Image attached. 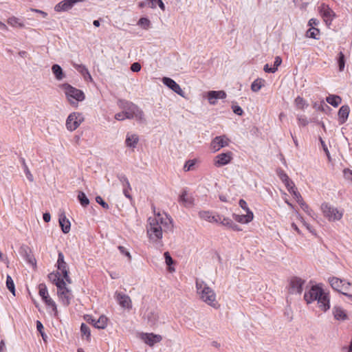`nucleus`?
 I'll use <instances>...</instances> for the list:
<instances>
[{
    "instance_id": "obj_35",
    "label": "nucleus",
    "mask_w": 352,
    "mask_h": 352,
    "mask_svg": "<svg viewBox=\"0 0 352 352\" xmlns=\"http://www.w3.org/2000/svg\"><path fill=\"white\" fill-rule=\"evenodd\" d=\"M320 34V30L318 28H316L314 27L310 28L306 32V36L308 38H311L314 39H318V38L316 36L318 34Z\"/></svg>"
},
{
    "instance_id": "obj_20",
    "label": "nucleus",
    "mask_w": 352,
    "mask_h": 352,
    "mask_svg": "<svg viewBox=\"0 0 352 352\" xmlns=\"http://www.w3.org/2000/svg\"><path fill=\"white\" fill-rule=\"evenodd\" d=\"M59 300L64 306H68L71 303L73 295L69 289L57 292Z\"/></svg>"
},
{
    "instance_id": "obj_10",
    "label": "nucleus",
    "mask_w": 352,
    "mask_h": 352,
    "mask_svg": "<svg viewBox=\"0 0 352 352\" xmlns=\"http://www.w3.org/2000/svg\"><path fill=\"white\" fill-rule=\"evenodd\" d=\"M162 82L167 86L169 89L173 90L174 92L177 94L182 97L184 96V91L182 89L179 85L177 84L174 80L168 77H164L162 78Z\"/></svg>"
},
{
    "instance_id": "obj_19",
    "label": "nucleus",
    "mask_w": 352,
    "mask_h": 352,
    "mask_svg": "<svg viewBox=\"0 0 352 352\" xmlns=\"http://www.w3.org/2000/svg\"><path fill=\"white\" fill-rule=\"evenodd\" d=\"M226 98V93L224 91H210L208 92V99L210 104H215L217 99Z\"/></svg>"
},
{
    "instance_id": "obj_7",
    "label": "nucleus",
    "mask_w": 352,
    "mask_h": 352,
    "mask_svg": "<svg viewBox=\"0 0 352 352\" xmlns=\"http://www.w3.org/2000/svg\"><path fill=\"white\" fill-rule=\"evenodd\" d=\"M328 281L334 290L341 294L343 292H342V289H349V287L351 286L350 283L346 282L344 280H342L337 277H329Z\"/></svg>"
},
{
    "instance_id": "obj_44",
    "label": "nucleus",
    "mask_w": 352,
    "mask_h": 352,
    "mask_svg": "<svg viewBox=\"0 0 352 352\" xmlns=\"http://www.w3.org/2000/svg\"><path fill=\"white\" fill-rule=\"evenodd\" d=\"M8 23L12 27L23 28L24 25L19 22V19L12 16L8 19Z\"/></svg>"
},
{
    "instance_id": "obj_6",
    "label": "nucleus",
    "mask_w": 352,
    "mask_h": 352,
    "mask_svg": "<svg viewBox=\"0 0 352 352\" xmlns=\"http://www.w3.org/2000/svg\"><path fill=\"white\" fill-rule=\"evenodd\" d=\"M83 118L80 113L76 112L71 113L67 117L66 120L67 129L70 131L76 130L79 126Z\"/></svg>"
},
{
    "instance_id": "obj_9",
    "label": "nucleus",
    "mask_w": 352,
    "mask_h": 352,
    "mask_svg": "<svg viewBox=\"0 0 352 352\" xmlns=\"http://www.w3.org/2000/svg\"><path fill=\"white\" fill-rule=\"evenodd\" d=\"M318 12L324 21L327 23L328 21H332L335 16L334 12L329 8V6L324 3L318 7Z\"/></svg>"
},
{
    "instance_id": "obj_56",
    "label": "nucleus",
    "mask_w": 352,
    "mask_h": 352,
    "mask_svg": "<svg viewBox=\"0 0 352 352\" xmlns=\"http://www.w3.org/2000/svg\"><path fill=\"white\" fill-rule=\"evenodd\" d=\"M232 109L233 112L238 116H242L243 113V109L238 105H232Z\"/></svg>"
},
{
    "instance_id": "obj_29",
    "label": "nucleus",
    "mask_w": 352,
    "mask_h": 352,
    "mask_svg": "<svg viewBox=\"0 0 352 352\" xmlns=\"http://www.w3.org/2000/svg\"><path fill=\"white\" fill-rule=\"evenodd\" d=\"M326 101L333 107H337L342 102V98L338 95H329L326 98Z\"/></svg>"
},
{
    "instance_id": "obj_39",
    "label": "nucleus",
    "mask_w": 352,
    "mask_h": 352,
    "mask_svg": "<svg viewBox=\"0 0 352 352\" xmlns=\"http://www.w3.org/2000/svg\"><path fill=\"white\" fill-rule=\"evenodd\" d=\"M6 286L9 291L15 296V287L14 281L10 275L6 277Z\"/></svg>"
},
{
    "instance_id": "obj_42",
    "label": "nucleus",
    "mask_w": 352,
    "mask_h": 352,
    "mask_svg": "<svg viewBox=\"0 0 352 352\" xmlns=\"http://www.w3.org/2000/svg\"><path fill=\"white\" fill-rule=\"evenodd\" d=\"M80 332L82 336H85L87 337V340H90L91 331L89 327L85 324V323H82L80 326Z\"/></svg>"
},
{
    "instance_id": "obj_60",
    "label": "nucleus",
    "mask_w": 352,
    "mask_h": 352,
    "mask_svg": "<svg viewBox=\"0 0 352 352\" xmlns=\"http://www.w3.org/2000/svg\"><path fill=\"white\" fill-rule=\"evenodd\" d=\"M344 177L349 180L352 181V170L350 169L344 170Z\"/></svg>"
},
{
    "instance_id": "obj_36",
    "label": "nucleus",
    "mask_w": 352,
    "mask_h": 352,
    "mask_svg": "<svg viewBox=\"0 0 352 352\" xmlns=\"http://www.w3.org/2000/svg\"><path fill=\"white\" fill-rule=\"evenodd\" d=\"M38 289H39V295L43 300L44 298H47V296H49L48 290L47 288V286L45 283H41L38 285Z\"/></svg>"
},
{
    "instance_id": "obj_13",
    "label": "nucleus",
    "mask_w": 352,
    "mask_h": 352,
    "mask_svg": "<svg viewBox=\"0 0 352 352\" xmlns=\"http://www.w3.org/2000/svg\"><path fill=\"white\" fill-rule=\"evenodd\" d=\"M141 339L150 346H153L155 344L162 341V337L160 335L154 334L153 333H142Z\"/></svg>"
},
{
    "instance_id": "obj_30",
    "label": "nucleus",
    "mask_w": 352,
    "mask_h": 352,
    "mask_svg": "<svg viewBox=\"0 0 352 352\" xmlns=\"http://www.w3.org/2000/svg\"><path fill=\"white\" fill-rule=\"evenodd\" d=\"M107 321L108 318L105 316H100L99 318L96 320L95 323V328L98 329H105L107 325Z\"/></svg>"
},
{
    "instance_id": "obj_24",
    "label": "nucleus",
    "mask_w": 352,
    "mask_h": 352,
    "mask_svg": "<svg viewBox=\"0 0 352 352\" xmlns=\"http://www.w3.org/2000/svg\"><path fill=\"white\" fill-rule=\"evenodd\" d=\"M254 217L253 212L252 211H248L246 214H233V218L234 219L241 223H248L250 222Z\"/></svg>"
},
{
    "instance_id": "obj_48",
    "label": "nucleus",
    "mask_w": 352,
    "mask_h": 352,
    "mask_svg": "<svg viewBox=\"0 0 352 352\" xmlns=\"http://www.w3.org/2000/svg\"><path fill=\"white\" fill-rule=\"evenodd\" d=\"M233 221L228 217L220 216V220L219 221L223 226H225L230 228V226L232 225Z\"/></svg>"
},
{
    "instance_id": "obj_51",
    "label": "nucleus",
    "mask_w": 352,
    "mask_h": 352,
    "mask_svg": "<svg viewBox=\"0 0 352 352\" xmlns=\"http://www.w3.org/2000/svg\"><path fill=\"white\" fill-rule=\"evenodd\" d=\"M284 184L290 193L296 189L294 183L290 179H288V182H285Z\"/></svg>"
},
{
    "instance_id": "obj_1",
    "label": "nucleus",
    "mask_w": 352,
    "mask_h": 352,
    "mask_svg": "<svg viewBox=\"0 0 352 352\" xmlns=\"http://www.w3.org/2000/svg\"><path fill=\"white\" fill-rule=\"evenodd\" d=\"M304 298L307 304L317 300L318 307L324 312L327 311L330 308L329 294L325 293L318 285L312 286L307 292H305Z\"/></svg>"
},
{
    "instance_id": "obj_26",
    "label": "nucleus",
    "mask_w": 352,
    "mask_h": 352,
    "mask_svg": "<svg viewBox=\"0 0 352 352\" xmlns=\"http://www.w3.org/2000/svg\"><path fill=\"white\" fill-rule=\"evenodd\" d=\"M59 224L63 233L67 234L70 231L71 223L64 213L60 214Z\"/></svg>"
},
{
    "instance_id": "obj_59",
    "label": "nucleus",
    "mask_w": 352,
    "mask_h": 352,
    "mask_svg": "<svg viewBox=\"0 0 352 352\" xmlns=\"http://www.w3.org/2000/svg\"><path fill=\"white\" fill-rule=\"evenodd\" d=\"M131 69L133 72H138L141 69V65L139 63H133L131 66Z\"/></svg>"
},
{
    "instance_id": "obj_40",
    "label": "nucleus",
    "mask_w": 352,
    "mask_h": 352,
    "mask_svg": "<svg viewBox=\"0 0 352 352\" xmlns=\"http://www.w3.org/2000/svg\"><path fill=\"white\" fill-rule=\"evenodd\" d=\"M294 102L296 107L299 109H304L305 107L308 106L306 101L300 96H298L295 99Z\"/></svg>"
},
{
    "instance_id": "obj_27",
    "label": "nucleus",
    "mask_w": 352,
    "mask_h": 352,
    "mask_svg": "<svg viewBox=\"0 0 352 352\" xmlns=\"http://www.w3.org/2000/svg\"><path fill=\"white\" fill-rule=\"evenodd\" d=\"M52 72L57 80H61L66 76L62 67L58 64L52 65Z\"/></svg>"
},
{
    "instance_id": "obj_53",
    "label": "nucleus",
    "mask_w": 352,
    "mask_h": 352,
    "mask_svg": "<svg viewBox=\"0 0 352 352\" xmlns=\"http://www.w3.org/2000/svg\"><path fill=\"white\" fill-rule=\"evenodd\" d=\"M96 202L100 204L103 208L108 210L109 208V206L107 203H106L100 196H97L96 197Z\"/></svg>"
},
{
    "instance_id": "obj_47",
    "label": "nucleus",
    "mask_w": 352,
    "mask_h": 352,
    "mask_svg": "<svg viewBox=\"0 0 352 352\" xmlns=\"http://www.w3.org/2000/svg\"><path fill=\"white\" fill-rule=\"evenodd\" d=\"M276 173L279 177L280 179L284 183L285 182H288V179H289L286 173L281 168H278L276 170Z\"/></svg>"
},
{
    "instance_id": "obj_33",
    "label": "nucleus",
    "mask_w": 352,
    "mask_h": 352,
    "mask_svg": "<svg viewBox=\"0 0 352 352\" xmlns=\"http://www.w3.org/2000/svg\"><path fill=\"white\" fill-rule=\"evenodd\" d=\"M265 80L262 78L256 79L251 85V89L254 92L258 91L264 86Z\"/></svg>"
},
{
    "instance_id": "obj_4",
    "label": "nucleus",
    "mask_w": 352,
    "mask_h": 352,
    "mask_svg": "<svg viewBox=\"0 0 352 352\" xmlns=\"http://www.w3.org/2000/svg\"><path fill=\"white\" fill-rule=\"evenodd\" d=\"M60 87L64 90L66 97L71 104H77V102L72 100L73 99L76 102H81L85 99V94L81 90L72 87L68 83L62 84L60 85Z\"/></svg>"
},
{
    "instance_id": "obj_3",
    "label": "nucleus",
    "mask_w": 352,
    "mask_h": 352,
    "mask_svg": "<svg viewBox=\"0 0 352 352\" xmlns=\"http://www.w3.org/2000/svg\"><path fill=\"white\" fill-rule=\"evenodd\" d=\"M195 285L197 292L202 301L214 309L220 307L216 300L215 292L204 280L197 278Z\"/></svg>"
},
{
    "instance_id": "obj_57",
    "label": "nucleus",
    "mask_w": 352,
    "mask_h": 352,
    "mask_svg": "<svg viewBox=\"0 0 352 352\" xmlns=\"http://www.w3.org/2000/svg\"><path fill=\"white\" fill-rule=\"evenodd\" d=\"M118 250H120V253L126 256L129 258V261H131V256L129 253V252H128L124 247L123 246H121V245H119L118 246Z\"/></svg>"
},
{
    "instance_id": "obj_25",
    "label": "nucleus",
    "mask_w": 352,
    "mask_h": 352,
    "mask_svg": "<svg viewBox=\"0 0 352 352\" xmlns=\"http://www.w3.org/2000/svg\"><path fill=\"white\" fill-rule=\"evenodd\" d=\"M179 201L185 207H190L193 205L194 199L188 195L186 190H184L179 197Z\"/></svg>"
},
{
    "instance_id": "obj_32",
    "label": "nucleus",
    "mask_w": 352,
    "mask_h": 352,
    "mask_svg": "<svg viewBox=\"0 0 352 352\" xmlns=\"http://www.w3.org/2000/svg\"><path fill=\"white\" fill-rule=\"evenodd\" d=\"M20 162H21V164H22V166H23V170L25 172L27 179L30 182H32L34 181V177L32 175L29 168L28 167L25 159L23 157H21Z\"/></svg>"
},
{
    "instance_id": "obj_2",
    "label": "nucleus",
    "mask_w": 352,
    "mask_h": 352,
    "mask_svg": "<svg viewBox=\"0 0 352 352\" xmlns=\"http://www.w3.org/2000/svg\"><path fill=\"white\" fill-rule=\"evenodd\" d=\"M149 226L147 228V234L151 240L157 241L162 238V227L164 231L173 229V223L171 219H168V221H163L162 218L158 214L157 217L148 218Z\"/></svg>"
},
{
    "instance_id": "obj_23",
    "label": "nucleus",
    "mask_w": 352,
    "mask_h": 352,
    "mask_svg": "<svg viewBox=\"0 0 352 352\" xmlns=\"http://www.w3.org/2000/svg\"><path fill=\"white\" fill-rule=\"evenodd\" d=\"M199 217L209 222L219 223L220 220V215H212V212L209 211H200L199 212Z\"/></svg>"
},
{
    "instance_id": "obj_50",
    "label": "nucleus",
    "mask_w": 352,
    "mask_h": 352,
    "mask_svg": "<svg viewBox=\"0 0 352 352\" xmlns=\"http://www.w3.org/2000/svg\"><path fill=\"white\" fill-rule=\"evenodd\" d=\"M314 108L316 110L323 111H324V108H329V106L324 102V100H322L320 103L315 102L314 104Z\"/></svg>"
},
{
    "instance_id": "obj_18",
    "label": "nucleus",
    "mask_w": 352,
    "mask_h": 352,
    "mask_svg": "<svg viewBox=\"0 0 352 352\" xmlns=\"http://www.w3.org/2000/svg\"><path fill=\"white\" fill-rule=\"evenodd\" d=\"M56 267L61 275L67 276V273H69V267L65 261L64 255L62 252H58Z\"/></svg>"
},
{
    "instance_id": "obj_11",
    "label": "nucleus",
    "mask_w": 352,
    "mask_h": 352,
    "mask_svg": "<svg viewBox=\"0 0 352 352\" xmlns=\"http://www.w3.org/2000/svg\"><path fill=\"white\" fill-rule=\"evenodd\" d=\"M19 254L28 263L36 265V259L32 253V250L28 245H21L19 249Z\"/></svg>"
},
{
    "instance_id": "obj_14",
    "label": "nucleus",
    "mask_w": 352,
    "mask_h": 352,
    "mask_svg": "<svg viewBox=\"0 0 352 352\" xmlns=\"http://www.w3.org/2000/svg\"><path fill=\"white\" fill-rule=\"evenodd\" d=\"M83 1L84 0H63L55 6L54 10L56 12H66L69 10L76 3Z\"/></svg>"
},
{
    "instance_id": "obj_12",
    "label": "nucleus",
    "mask_w": 352,
    "mask_h": 352,
    "mask_svg": "<svg viewBox=\"0 0 352 352\" xmlns=\"http://www.w3.org/2000/svg\"><path fill=\"white\" fill-rule=\"evenodd\" d=\"M232 159V153L228 151L227 153H223L217 155L215 157L214 165L217 167H221L226 165L230 162Z\"/></svg>"
},
{
    "instance_id": "obj_16",
    "label": "nucleus",
    "mask_w": 352,
    "mask_h": 352,
    "mask_svg": "<svg viewBox=\"0 0 352 352\" xmlns=\"http://www.w3.org/2000/svg\"><path fill=\"white\" fill-rule=\"evenodd\" d=\"M228 139L224 135L215 137L210 144V148L214 152L218 151L220 148L228 146Z\"/></svg>"
},
{
    "instance_id": "obj_21",
    "label": "nucleus",
    "mask_w": 352,
    "mask_h": 352,
    "mask_svg": "<svg viewBox=\"0 0 352 352\" xmlns=\"http://www.w3.org/2000/svg\"><path fill=\"white\" fill-rule=\"evenodd\" d=\"M350 108L348 105H342L338 113V121L340 124H344L349 117Z\"/></svg>"
},
{
    "instance_id": "obj_43",
    "label": "nucleus",
    "mask_w": 352,
    "mask_h": 352,
    "mask_svg": "<svg viewBox=\"0 0 352 352\" xmlns=\"http://www.w3.org/2000/svg\"><path fill=\"white\" fill-rule=\"evenodd\" d=\"M164 256L165 258L166 263L168 266V270L170 272L175 271V269L171 267V265L173 264L174 261H173V259L172 258V257L170 256L169 252H164Z\"/></svg>"
},
{
    "instance_id": "obj_38",
    "label": "nucleus",
    "mask_w": 352,
    "mask_h": 352,
    "mask_svg": "<svg viewBox=\"0 0 352 352\" xmlns=\"http://www.w3.org/2000/svg\"><path fill=\"white\" fill-rule=\"evenodd\" d=\"M43 300L45 302L47 306L52 309V311L54 312V315H56L58 313L56 305L55 302L50 297V296H47V298H44Z\"/></svg>"
},
{
    "instance_id": "obj_52",
    "label": "nucleus",
    "mask_w": 352,
    "mask_h": 352,
    "mask_svg": "<svg viewBox=\"0 0 352 352\" xmlns=\"http://www.w3.org/2000/svg\"><path fill=\"white\" fill-rule=\"evenodd\" d=\"M138 24L142 25L144 29H147L150 25V21L147 18L142 17L140 19Z\"/></svg>"
},
{
    "instance_id": "obj_64",
    "label": "nucleus",
    "mask_w": 352,
    "mask_h": 352,
    "mask_svg": "<svg viewBox=\"0 0 352 352\" xmlns=\"http://www.w3.org/2000/svg\"><path fill=\"white\" fill-rule=\"evenodd\" d=\"M291 194L294 196V198L296 199V201L301 200L302 196L297 190V189L294 190Z\"/></svg>"
},
{
    "instance_id": "obj_49",
    "label": "nucleus",
    "mask_w": 352,
    "mask_h": 352,
    "mask_svg": "<svg viewBox=\"0 0 352 352\" xmlns=\"http://www.w3.org/2000/svg\"><path fill=\"white\" fill-rule=\"evenodd\" d=\"M36 329L38 331L41 333V336L44 341L46 340L47 335L43 332V325L41 321H36Z\"/></svg>"
},
{
    "instance_id": "obj_15",
    "label": "nucleus",
    "mask_w": 352,
    "mask_h": 352,
    "mask_svg": "<svg viewBox=\"0 0 352 352\" xmlns=\"http://www.w3.org/2000/svg\"><path fill=\"white\" fill-rule=\"evenodd\" d=\"M115 296L116 300L122 307L128 309H131L132 308L131 300L128 295L116 292Z\"/></svg>"
},
{
    "instance_id": "obj_17",
    "label": "nucleus",
    "mask_w": 352,
    "mask_h": 352,
    "mask_svg": "<svg viewBox=\"0 0 352 352\" xmlns=\"http://www.w3.org/2000/svg\"><path fill=\"white\" fill-rule=\"evenodd\" d=\"M305 281L300 278L293 277L290 280V293L301 294Z\"/></svg>"
},
{
    "instance_id": "obj_31",
    "label": "nucleus",
    "mask_w": 352,
    "mask_h": 352,
    "mask_svg": "<svg viewBox=\"0 0 352 352\" xmlns=\"http://www.w3.org/2000/svg\"><path fill=\"white\" fill-rule=\"evenodd\" d=\"M74 67L83 76L84 78L87 80V76H89V80H92V77L89 74L87 68L83 65L74 64Z\"/></svg>"
},
{
    "instance_id": "obj_54",
    "label": "nucleus",
    "mask_w": 352,
    "mask_h": 352,
    "mask_svg": "<svg viewBox=\"0 0 352 352\" xmlns=\"http://www.w3.org/2000/svg\"><path fill=\"white\" fill-rule=\"evenodd\" d=\"M195 163L194 160H188L186 162L184 166V171H189L195 166Z\"/></svg>"
},
{
    "instance_id": "obj_22",
    "label": "nucleus",
    "mask_w": 352,
    "mask_h": 352,
    "mask_svg": "<svg viewBox=\"0 0 352 352\" xmlns=\"http://www.w3.org/2000/svg\"><path fill=\"white\" fill-rule=\"evenodd\" d=\"M333 315L336 320L344 321L348 320V316L345 311L339 306H335L333 308Z\"/></svg>"
},
{
    "instance_id": "obj_63",
    "label": "nucleus",
    "mask_w": 352,
    "mask_h": 352,
    "mask_svg": "<svg viewBox=\"0 0 352 352\" xmlns=\"http://www.w3.org/2000/svg\"><path fill=\"white\" fill-rule=\"evenodd\" d=\"M263 70L267 73H274L276 68L270 67L268 64L264 65Z\"/></svg>"
},
{
    "instance_id": "obj_61",
    "label": "nucleus",
    "mask_w": 352,
    "mask_h": 352,
    "mask_svg": "<svg viewBox=\"0 0 352 352\" xmlns=\"http://www.w3.org/2000/svg\"><path fill=\"white\" fill-rule=\"evenodd\" d=\"M282 59L280 56H276L274 60L273 68H276V71L278 69V66L280 65Z\"/></svg>"
},
{
    "instance_id": "obj_5",
    "label": "nucleus",
    "mask_w": 352,
    "mask_h": 352,
    "mask_svg": "<svg viewBox=\"0 0 352 352\" xmlns=\"http://www.w3.org/2000/svg\"><path fill=\"white\" fill-rule=\"evenodd\" d=\"M321 210L323 215L329 221H340L342 218L344 214L342 210H338L337 208L332 206L328 203L322 204Z\"/></svg>"
},
{
    "instance_id": "obj_45",
    "label": "nucleus",
    "mask_w": 352,
    "mask_h": 352,
    "mask_svg": "<svg viewBox=\"0 0 352 352\" xmlns=\"http://www.w3.org/2000/svg\"><path fill=\"white\" fill-rule=\"evenodd\" d=\"M60 273L57 271L56 272H52L48 274V278L54 284H56L59 280H60Z\"/></svg>"
},
{
    "instance_id": "obj_58",
    "label": "nucleus",
    "mask_w": 352,
    "mask_h": 352,
    "mask_svg": "<svg viewBox=\"0 0 352 352\" xmlns=\"http://www.w3.org/2000/svg\"><path fill=\"white\" fill-rule=\"evenodd\" d=\"M85 320L89 323V324H92L94 327H95V323L96 322V319H95L94 318H93V316H90V315H86L85 316Z\"/></svg>"
},
{
    "instance_id": "obj_46",
    "label": "nucleus",
    "mask_w": 352,
    "mask_h": 352,
    "mask_svg": "<svg viewBox=\"0 0 352 352\" xmlns=\"http://www.w3.org/2000/svg\"><path fill=\"white\" fill-rule=\"evenodd\" d=\"M55 285L57 287V292L60 291H65L68 289L69 288L66 286L65 281L63 278H60L57 283H56Z\"/></svg>"
},
{
    "instance_id": "obj_28",
    "label": "nucleus",
    "mask_w": 352,
    "mask_h": 352,
    "mask_svg": "<svg viewBox=\"0 0 352 352\" xmlns=\"http://www.w3.org/2000/svg\"><path fill=\"white\" fill-rule=\"evenodd\" d=\"M138 141L139 138L136 134H127L125 140V144L128 147L135 148L137 144L138 143Z\"/></svg>"
},
{
    "instance_id": "obj_62",
    "label": "nucleus",
    "mask_w": 352,
    "mask_h": 352,
    "mask_svg": "<svg viewBox=\"0 0 352 352\" xmlns=\"http://www.w3.org/2000/svg\"><path fill=\"white\" fill-rule=\"evenodd\" d=\"M239 206L241 208H243V210H245L247 212L248 211H250V209L248 208V205H247V203L245 200L243 199H240L239 200Z\"/></svg>"
},
{
    "instance_id": "obj_55",
    "label": "nucleus",
    "mask_w": 352,
    "mask_h": 352,
    "mask_svg": "<svg viewBox=\"0 0 352 352\" xmlns=\"http://www.w3.org/2000/svg\"><path fill=\"white\" fill-rule=\"evenodd\" d=\"M297 119H298V123L303 126H307L309 123V122L305 116H298L297 117Z\"/></svg>"
},
{
    "instance_id": "obj_37",
    "label": "nucleus",
    "mask_w": 352,
    "mask_h": 352,
    "mask_svg": "<svg viewBox=\"0 0 352 352\" xmlns=\"http://www.w3.org/2000/svg\"><path fill=\"white\" fill-rule=\"evenodd\" d=\"M117 177L119 179V181L122 184L123 188H127L129 190H131V187L130 183H129V180H128V179H127V177H126L125 175H124V174H118L117 175Z\"/></svg>"
},
{
    "instance_id": "obj_8",
    "label": "nucleus",
    "mask_w": 352,
    "mask_h": 352,
    "mask_svg": "<svg viewBox=\"0 0 352 352\" xmlns=\"http://www.w3.org/2000/svg\"><path fill=\"white\" fill-rule=\"evenodd\" d=\"M120 102L124 104L123 108L135 114L137 119L142 120L144 118V112L136 104L128 101H120Z\"/></svg>"
},
{
    "instance_id": "obj_41",
    "label": "nucleus",
    "mask_w": 352,
    "mask_h": 352,
    "mask_svg": "<svg viewBox=\"0 0 352 352\" xmlns=\"http://www.w3.org/2000/svg\"><path fill=\"white\" fill-rule=\"evenodd\" d=\"M337 60H338L339 70L340 72H342L344 70V65H345V57H344V54L342 52H340L338 54Z\"/></svg>"
},
{
    "instance_id": "obj_34",
    "label": "nucleus",
    "mask_w": 352,
    "mask_h": 352,
    "mask_svg": "<svg viewBox=\"0 0 352 352\" xmlns=\"http://www.w3.org/2000/svg\"><path fill=\"white\" fill-rule=\"evenodd\" d=\"M78 199L80 203L81 206L84 208L87 207L89 204V200L82 191H79L78 194Z\"/></svg>"
}]
</instances>
